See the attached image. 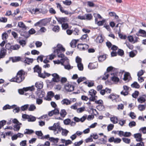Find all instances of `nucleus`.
Returning <instances> with one entry per match:
<instances>
[{"instance_id":"obj_61","label":"nucleus","mask_w":146,"mask_h":146,"mask_svg":"<svg viewBox=\"0 0 146 146\" xmlns=\"http://www.w3.org/2000/svg\"><path fill=\"white\" fill-rule=\"evenodd\" d=\"M114 31L116 34H118L119 35H120V28H114Z\"/></svg>"},{"instance_id":"obj_47","label":"nucleus","mask_w":146,"mask_h":146,"mask_svg":"<svg viewBox=\"0 0 146 146\" xmlns=\"http://www.w3.org/2000/svg\"><path fill=\"white\" fill-rule=\"evenodd\" d=\"M29 106L28 104L25 105L21 107V109L22 111L26 110L28 109Z\"/></svg>"},{"instance_id":"obj_10","label":"nucleus","mask_w":146,"mask_h":146,"mask_svg":"<svg viewBox=\"0 0 146 146\" xmlns=\"http://www.w3.org/2000/svg\"><path fill=\"white\" fill-rule=\"evenodd\" d=\"M65 88L66 90L70 92L74 90V87L72 85L69 84H67L65 85Z\"/></svg>"},{"instance_id":"obj_13","label":"nucleus","mask_w":146,"mask_h":146,"mask_svg":"<svg viewBox=\"0 0 146 146\" xmlns=\"http://www.w3.org/2000/svg\"><path fill=\"white\" fill-rule=\"evenodd\" d=\"M21 29L20 31V33L21 35L26 37L28 36V33L25 30L26 28H21Z\"/></svg>"},{"instance_id":"obj_22","label":"nucleus","mask_w":146,"mask_h":146,"mask_svg":"<svg viewBox=\"0 0 146 146\" xmlns=\"http://www.w3.org/2000/svg\"><path fill=\"white\" fill-rule=\"evenodd\" d=\"M104 39L102 35H98L96 38V41L97 43H100L103 42Z\"/></svg>"},{"instance_id":"obj_18","label":"nucleus","mask_w":146,"mask_h":146,"mask_svg":"<svg viewBox=\"0 0 146 146\" xmlns=\"http://www.w3.org/2000/svg\"><path fill=\"white\" fill-rule=\"evenodd\" d=\"M104 137L105 138H102L99 139L100 141L99 142H96V143L98 144H106L107 142L106 136L104 135Z\"/></svg>"},{"instance_id":"obj_51","label":"nucleus","mask_w":146,"mask_h":146,"mask_svg":"<svg viewBox=\"0 0 146 146\" xmlns=\"http://www.w3.org/2000/svg\"><path fill=\"white\" fill-rule=\"evenodd\" d=\"M139 94V92L137 91H135V92L132 94V96L133 98H136L138 96Z\"/></svg>"},{"instance_id":"obj_39","label":"nucleus","mask_w":146,"mask_h":146,"mask_svg":"<svg viewBox=\"0 0 146 146\" xmlns=\"http://www.w3.org/2000/svg\"><path fill=\"white\" fill-rule=\"evenodd\" d=\"M85 20H90L92 17V16L91 14H85Z\"/></svg>"},{"instance_id":"obj_7","label":"nucleus","mask_w":146,"mask_h":146,"mask_svg":"<svg viewBox=\"0 0 146 146\" xmlns=\"http://www.w3.org/2000/svg\"><path fill=\"white\" fill-rule=\"evenodd\" d=\"M34 86H33L31 87L24 88H23V90L19 89L18 90V92L20 94H24V91H27L28 90L32 91L34 90Z\"/></svg>"},{"instance_id":"obj_57","label":"nucleus","mask_w":146,"mask_h":146,"mask_svg":"<svg viewBox=\"0 0 146 146\" xmlns=\"http://www.w3.org/2000/svg\"><path fill=\"white\" fill-rule=\"evenodd\" d=\"M18 26L19 27H27L25 26L24 23L22 22H19L18 24Z\"/></svg>"},{"instance_id":"obj_52","label":"nucleus","mask_w":146,"mask_h":146,"mask_svg":"<svg viewBox=\"0 0 146 146\" xmlns=\"http://www.w3.org/2000/svg\"><path fill=\"white\" fill-rule=\"evenodd\" d=\"M71 122V120L69 119H67L64 121V123L65 125H68Z\"/></svg>"},{"instance_id":"obj_41","label":"nucleus","mask_w":146,"mask_h":146,"mask_svg":"<svg viewBox=\"0 0 146 146\" xmlns=\"http://www.w3.org/2000/svg\"><path fill=\"white\" fill-rule=\"evenodd\" d=\"M36 119L35 117L31 115H29L28 120L29 121H35Z\"/></svg>"},{"instance_id":"obj_53","label":"nucleus","mask_w":146,"mask_h":146,"mask_svg":"<svg viewBox=\"0 0 146 146\" xmlns=\"http://www.w3.org/2000/svg\"><path fill=\"white\" fill-rule=\"evenodd\" d=\"M2 39L5 40L7 38L8 35L7 33L6 32H5L2 34Z\"/></svg>"},{"instance_id":"obj_25","label":"nucleus","mask_w":146,"mask_h":146,"mask_svg":"<svg viewBox=\"0 0 146 146\" xmlns=\"http://www.w3.org/2000/svg\"><path fill=\"white\" fill-rule=\"evenodd\" d=\"M17 105H13L12 106H10L8 104H7L3 107V110H5L7 109H13Z\"/></svg>"},{"instance_id":"obj_59","label":"nucleus","mask_w":146,"mask_h":146,"mask_svg":"<svg viewBox=\"0 0 146 146\" xmlns=\"http://www.w3.org/2000/svg\"><path fill=\"white\" fill-rule=\"evenodd\" d=\"M77 67L79 70L82 71L83 70V65L82 63L78 64Z\"/></svg>"},{"instance_id":"obj_38","label":"nucleus","mask_w":146,"mask_h":146,"mask_svg":"<svg viewBox=\"0 0 146 146\" xmlns=\"http://www.w3.org/2000/svg\"><path fill=\"white\" fill-rule=\"evenodd\" d=\"M62 130V135L63 136H67L69 131L66 129H63L61 127V130Z\"/></svg>"},{"instance_id":"obj_4","label":"nucleus","mask_w":146,"mask_h":146,"mask_svg":"<svg viewBox=\"0 0 146 146\" xmlns=\"http://www.w3.org/2000/svg\"><path fill=\"white\" fill-rule=\"evenodd\" d=\"M48 19L47 18L40 20L39 21L35 23L34 24V26L44 27L43 26H45L46 25L48 22Z\"/></svg>"},{"instance_id":"obj_62","label":"nucleus","mask_w":146,"mask_h":146,"mask_svg":"<svg viewBox=\"0 0 146 146\" xmlns=\"http://www.w3.org/2000/svg\"><path fill=\"white\" fill-rule=\"evenodd\" d=\"M78 104L77 103H76L73 105L71 106L70 107V108L74 110H76L77 109V106H78Z\"/></svg>"},{"instance_id":"obj_44","label":"nucleus","mask_w":146,"mask_h":146,"mask_svg":"<svg viewBox=\"0 0 146 146\" xmlns=\"http://www.w3.org/2000/svg\"><path fill=\"white\" fill-rule=\"evenodd\" d=\"M106 58V56L105 55H101L99 56L98 59L99 61L102 62L105 60Z\"/></svg>"},{"instance_id":"obj_2","label":"nucleus","mask_w":146,"mask_h":146,"mask_svg":"<svg viewBox=\"0 0 146 146\" xmlns=\"http://www.w3.org/2000/svg\"><path fill=\"white\" fill-rule=\"evenodd\" d=\"M25 75V72L23 70H20L17 72L16 76L11 79L10 81L19 83L24 79Z\"/></svg>"},{"instance_id":"obj_30","label":"nucleus","mask_w":146,"mask_h":146,"mask_svg":"<svg viewBox=\"0 0 146 146\" xmlns=\"http://www.w3.org/2000/svg\"><path fill=\"white\" fill-rule=\"evenodd\" d=\"M59 113L60 114V115L62 117L64 118L65 117L66 115L67 112L65 110L62 109L61 110L60 112H59Z\"/></svg>"},{"instance_id":"obj_37","label":"nucleus","mask_w":146,"mask_h":146,"mask_svg":"<svg viewBox=\"0 0 146 146\" xmlns=\"http://www.w3.org/2000/svg\"><path fill=\"white\" fill-rule=\"evenodd\" d=\"M49 140L51 142H52L54 143H57L58 142L59 139L58 138H54L53 137L49 138Z\"/></svg>"},{"instance_id":"obj_12","label":"nucleus","mask_w":146,"mask_h":146,"mask_svg":"<svg viewBox=\"0 0 146 146\" xmlns=\"http://www.w3.org/2000/svg\"><path fill=\"white\" fill-rule=\"evenodd\" d=\"M7 52L6 49L4 48H1L0 51V59L1 58H4Z\"/></svg>"},{"instance_id":"obj_3","label":"nucleus","mask_w":146,"mask_h":146,"mask_svg":"<svg viewBox=\"0 0 146 146\" xmlns=\"http://www.w3.org/2000/svg\"><path fill=\"white\" fill-rule=\"evenodd\" d=\"M58 23L62 25V27H68V24L67 23L68 19L67 17H55Z\"/></svg>"},{"instance_id":"obj_43","label":"nucleus","mask_w":146,"mask_h":146,"mask_svg":"<svg viewBox=\"0 0 146 146\" xmlns=\"http://www.w3.org/2000/svg\"><path fill=\"white\" fill-rule=\"evenodd\" d=\"M85 110V107H82L77 109V112L78 113H80L84 111Z\"/></svg>"},{"instance_id":"obj_35","label":"nucleus","mask_w":146,"mask_h":146,"mask_svg":"<svg viewBox=\"0 0 146 146\" xmlns=\"http://www.w3.org/2000/svg\"><path fill=\"white\" fill-rule=\"evenodd\" d=\"M33 61V59L32 58H25L24 60L25 63L29 64L30 63H32Z\"/></svg>"},{"instance_id":"obj_26","label":"nucleus","mask_w":146,"mask_h":146,"mask_svg":"<svg viewBox=\"0 0 146 146\" xmlns=\"http://www.w3.org/2000/svg\"><path fill=\"white\" fill-rule=\"evenodd\" d=\"M61 142L62 143H65V146H67L70 144L72 143V142L70 140H66L64 139H61Z\"/></svg>"},{"instance_id":"obj_24","label":"nucleus","mask_w":146,"mask_h":146,"mask_svg":"<svg viewBox=\"0 0 146 146\" xmlns=\"http://www.w3.org/2000/svg\"><path fill=\"white\" fill-rule=\"evenodd\" d=\"M80 39L82 40L87 42L89 41V38L87 34H84L82 36Z\"/></svg>"},{"instance_id":"obj_46","label":"nucleus","mask_w":146,"mask_h":146,"mask_svg":"<svg viewBox=\"0 0 146 146\" xmlns=\"http://www.w3.org/2000/svg\"><path fill=\"white\" fill-rule=\"evenodd\" d=\"M86 78L84 77H80L78 78L77 80V82L78 84H79L81 82L86 80Z\"/></svg>"},{"instance_id":"obj_63","label":"nucleus","mask_w":146,"mask_h":146,"mask_svg":"<svg viewBox=\"0 0 146 146\" xmlns=\"http://www.w3.org/2000/svg\"><path fill=\"white\" fill-rule=\"evenodd\" d=\"M108 98L112 100H114L116 99L117 97L115 95L111 94L108 97Z\"/></svg>"},{"instance_id":"obj_49","label":"nucleus","mask_w":146,"mask_h":146,"mask_svg":"<svg viewBox=\"0 0 146 146\" xmlns=\"http://www.w3.org/2000/svg\"><path fill=\"white\" fill-rule=\"evenodd\" d=\"M123 141L126 143L129 144L131 142L130 139L127 138H123L122 139Z\"/></svg>"},{"instance_id":"obj_21","label":"nucleus","mask_w":146,"mask_h":146,"mask_svg":"<svg viewBox=\"0 0 146 146\" xmlns=\"http://www.w3.org/2000/svg\"><path fill=\"white\" fill-rule=\"evenodd\" d=\"M97 67V64L96 63H90L88 65L89 68L92 69L96 68Z\"/></svg>"},{"instance_id":"obj_32","label":"nucleus","mask_w":146,"mask_h":146,"mask_svg":"<svg viewBox=\"0 0 146 146\" xmlns=\"http://www.w3.org/2000/svg\"><path fill=\"white\" fill-rule=\"evenodd\" d=\"M34 131L32 129H26L24 131V134L31 135L34 133Z\"/></svg>"},{"instance_id":"obj_14","label":"nucleus","mask_w":146,"mask_h":146,"mask_svg":"<svg viewBox=\"0 0 146 146\" xmlns=\"http://www.w3.org/2000/svg\"><path fill=\"white\" fill-rule=\"evenodd\" d=\"M53 78L52 80L53 81L55 82H58L60 81V77L59 75L56 73H54L52 74Z\"/></svg>"},{"instance_id":"obj_36","label":"nucleus","mask_w":146,"mask_h":146,"mask_svg":"<svg viewBox=\"0 0 146 146\" xmlns=\"http://www.w3.org/2000/svg\"><path fill=\"white\" fill-rule=\"evenodd\" d=\"M35 134L38 136V138L40 139H41V138L42 137L43 135L41 131H36Z\"/></svg>"},{"instance_id":"obj_20","label":"nucleus","mask_w":146,"mask_h":146,"mask_svg":"<svg viewBox=\"0 0 146 146\" xmlns=\"http://www.w3.org/2000/svg\"><path fill=\"white\" fill-rule=\"evenodd\" d=\"M35 86L37 89H41L43 87V82L41 81L36 82L35 84Z\"/></svg>"},{"instance_id":"obj_8","label":"nucleus","mask_w":146,"mask_h":146,"mask_svg":"<svg viewBox=\"0 0 146 146\" xmlns=\"http://www.w3.org/2000/svg\"><path fill=\"white\" fill-rule=\"evenodd\" d=\"M117 73H111L110 76H109L110 78L112 81L115 82H117L119 81V79L117 77Z\"/></svg>"},{"instance_id":"obj_60","label":"nucleus","mask_w":146,"mask_h":146,"mask_svg":"<svg viewBox=\"0 0 146 146\" xmlns=\"http://www.w3.org/2000/svg\"><path fill=\"white\" fill-rule=\"evenodd\" d=\"M117 54L118 55L122 56L124 54V51L122 50L119 49L117 52Z\"/></svg>"},{"instance_id":"obj_27","label":"nucleus","mask_w":146,"mask_h":146,"mask_svg":"<svg viewBox=\"0 0 146 146\" xmlns=\"http://www.w3.org/2000/svg\"><path fill=\"white\" fill-rule=\"evenodd\" d=\"M130 74L129 73L126 72L124 75L123 79L124 80L127 81H129V78L130 77Z\"/></svg>"},{"instance_id":"obj_56","label":"nucleus","mask_w":146,"mask_h":146,"mask_svg":"<svg viewBox=\"0 0 146 146\" xmlns=\"http://www.w3.org/2000/svg\"><path fill=\"white\" fill-rule=\"evenodd\" d=\"M83 143V141L82 140H80L78 142H75L74 143L75 146H80Z\"/></svg>"},{"instance_id":"obj_45","label":"nucleus","mask_w":146,"mask_h":146,"mask_svg":"<svg viewBox=\"0 0 146 146\" xmlns=\"http://www.w3.org/2000/svg\"><path fill=\"white\" fill-rule=\"evenodd\" d=\"M41 98H38L36 99V104H37L40 105L42 103L43 100Z\"/></svg>"},{"instance_id":"obj_28","label":"nucleus","mask_w":146,"mask_h":146,"mask_svg":"<svg viewBox=\"0 0 146 146\" xmlns=\"http://www.w3.org/2000/svg\"><path fill=\"white\" fill-rule=\"evenodd\" d=\"M135 40L133 37L132 36H130L128 37V39L130 42L135 43L137 42L139 39V38L138 37H135Z\"/></svg>"},{"instance_id":"obj_17","label":"nucleus","mask_w":146,"mask_h":146,"mask_svg":"<svg viewBox=\"0 0 146 146\" xmlns=\"http://www.w3.org/2000/svg\"><path fill=\"white\" fill-rule=\"evenodd\" d=\"M141 134L140 133H137L134 135V137L136 139L137 141H142Z\"/></svg>"},{"instance_id":"obj_58","label":"nucleus","mask_w":146,"mask_h":146,"mask_svg":"<svg viewBox=\"0 0 146 146\" xmlns=\"http://www.w3.org/2000/svg\"><path fill=\"white\" fill-rule=\"evenodd\" d=\"M138 108L139 110L142 111L145 109V106L144 105H139L138 106Z\"/></svg>"},{"instance_id":"obj_40","label":"nucleus","mask_w":146,"mask_h":146,"mask_svg":"<svg viewBox=\"0 0 146 146\" xmlns=\"http://www.w3.org/2000/svg\"><path fill=\"white\" fill-rule=\"evenodd\" d=\"M36 109V107L34 104H31L28 108V110L29 111H34Z\"/></svg>"},{"instance_id":"obj_16","label":"nucleus","mask_w":146,"mask_h":146,"mask_svg":"<svg viewBox=\"0 0 146 146\" xmlns=\"http://www.w3.org/2000/svg\"><path fill=\"white\" fill-rule=\"evenodd\" d=\"M136 34L138 36H141L144 37L146 36V32L143 30L140 29Z\"/></svg>"},{"instance_id":"obj_33","label":"nucleus","mask_w":146,"mask_h":146,"mask_svg":"<svg viewBox=\"0 0 146 146\" xmlns=\"http://www.w3.org/2000/svg\"><path fill=\"white\" fill-rule=\"evenodd\" d=\"M131 86L132 88H139L140 86L139 84L136 82H134L131 84Z\"/></svg>"},{"instance_id":"obj_34","label":"nucleus","mask_w":146,"mask_h":146,"mask_svg":"<svg viewBox=\"0 0 146 146\" xmlns=\"http://www.w3.org/2000/svg\"><path fill=\"white\" fill-rule=\"evenodd\" d=\"M20 46L19 45L16 44L15 45H12L11 50H18L20 48Z\"/></svg>"},{"instance_id":"obj_64","label":"nucleus","mask_w":146,"mask_h":146,"mask_svg":"<svg viewBox=\"0 0 146 146\" xmlns=\"http://www.w3.org/2000/svg\"><path fill=\"white\" fill-rule=\"evenodd\" d=\"M144 72L145 71L144 70H141L138 72L137 74V76H141L143 74Z\"/></svg>"},{"instance_id":"obj_48","label":"nucleus","mask_w":146,"mask_h":146,"mask_svg":"<svg viewBox=\"0 0 146 146\" xmlns=\"http://www.w3.org/2000/svg\"><path fill=\"white\" fill-rule=\"evenodd\" d=\"M71 46L72 48H75L76 45V42L75 40H72L70 43Z\"/></svg>"},{"instance_id":"obj_1","label":"nucleus","mask_w":146,"mask_h":146,"mask_svg":"<svg viewBox=\"0 0 146 146\" xmlns=\"http://www.w3.org/2000/svg\"><path fill=\"white\" fill-rule=\"evenodd\" d=\"M53 54L49 55V59L52 60L54 59L55 57L57 55L58 58H63L64 57V55L63 52L65 51V49L60 44H58L56 46V47L53 48Z\"/></svg>"},{"instance_id":"obj_31","label":"nucleus","mask_w":146,"mask_h":146,"mask_svg":"<svg viewBox=\"0 0 146 146\" xmlns=\"http://www.w3.org/2000/svg\"><path fill=\"white\" fill-rule=\"evenodd\" d=\"M34 72H37L38 74L41 71V68L39 67V66L36 65L34 68Z\"/></svg>"},{"instance_id":"obj_54","label":"nucleus","mask_w":146,"mask_h":146,"mask_svg":"<svg viewBox=\"0 0 146 146\" xmlns=\"http://www.w3.org/2000/svg\"><path fill=\"white\" fill-rule=\"evenodd\" d=\"M105 19H104L102 21H98L97 24L98 26L103 25L104 24V23H105Z\"/></svg>"},{"instance_id":"obj_55","label":"nucleus","mask_w":146,"mask_h":146,"mask_svg":"<svg viewBox=\"0 0 146 146\" xmlns=\"http://www.w3.org/2000/svg\"><path fill=\"white\" fill-rule=\"evenodd\" d=\"M145 101V98L142 97L139 98L138 99V101L139 102L142 103L144 102Z\"/></svg>"},{"instance_id":"obj_9","label":"nucleus","mask_w":146,"mask_h":146,"mask_svg":"<svg viewBox=\"0 0 146 146\" xmlns=\"http://www.w3.org/2000/svg\"><path fill=\"white\" fill-rule=\"evenodd\" d=\"M60 60L61 61L58 60H57L54 61V62L55 64H59L61 63L62 65H63V63L66 61L67 63L69 62V60L66 57L62 58Z\"/></svg>"},{"instance_id":"obj_15","label":"nucleus","mask_w":146,"mask_h":146,"mask_svg":"<svg viewBox=\"0 0 146 146\" xmlns=\"http://www.w3.org/2000/svg\"><path fill=\"white\" fill-rule=\"evenodd\" d=\"M72 103L71 100H69L67 98L63 99L61 101V103L62 104L66 105H70Z\"/></svg>"},{"instance_id":"obj_19","label":"nucleus","mask_w":146,"mask_h":146,"mask_svg":"<svg viewBox=\"0 0 146 146\" xmlns=\"http://www.w3.org/2000/svg\"><path fill=\"white\" fill-rule=\"evenodd\" d=\"M45 95V93L43 91L39 90L38 91L37 96L39 98H42Z\"/></svg>"},{"instance_id":"obj_42","label":"nucleus","mask_w":146,"mask_h":146,"mask_svg":"<svg viewBox=\"0 0 146 146\" xmlns=\"http://www.w3.org/2000/svg\"><path fill=\"white\" fill-rule=\"evenodd\" d=\"M63 3L66 5H70L72 3V1H71L66 0L65 1H63Z\"/></svg>"},{"instance_id":"obj_6","label":"nucleus","mask_w":146,"mask_h":146,"mask_svg":"<svg viewBox=\"0 0 146 146\" xmlns=\"http://www.w3.org/2000/svg\"><path fill=\"white\" fill-rule=\"evenodd\" d=\"M113 69V67L111 66L108 67L107 69L106 72H105L104 75L105 76H104L102 78V79L104 80H105L107 79L108 77L109 76H110V74L111 73H110V72H111Z\"/></svg>"},{"instance_id":"obj_50","label":"nucleus","mask_w":146,"mask_h":146,"mask_svg":"<svg viewBox=\"0 0 146 146\" xmlns=\"http://www.w3.org/2000/svg\"><path fill=\"white\" fill-rule=\"evenodd\" d=\"M114 126V125L113 124H109L107 127L108 131H110L113 128Z\"/></svg>"},{"instance_id":"obj_11","label":"nucleus","mask_w":146,"mask_h":146,"mask_svg":"<svg viewBox=\"0 0 146 146\" xmlns=\"http://www.w3.org/2000/svg\"><path fill=\"white\" fill-rule=\"evenodd\" d=\"M59 114V110L58 108H55L54 110L49 112L48 115L50 116H52L53 115H56Z\"/></svg>"},{"instance_id":"obj_29","label":"nucleus","mask_w":146,"mask_h":146,"mask_svg":"<svg viewBox=\"0 0 146 146\" xmlns=\"http://www.w3.org/2000/svg\"><path fill=\"white\" fill-rule=\"evenodd\" d=\"M111 121L114 124L117 123L118 119L117 117L113 116L110 118Z\"/></svg>"},{"instance_id":"obj_5","label":"nucleus","mask_w":146,"mask_h":146,"mask_svg":"<svg viewBox=\"0 0 146 146\" xmlns=\"http://www.w3.org/2000/svg\"><path fill=\"white\" fill-rule=\"evenodd\" d=\"M96 91L94 89L90 90L89 91V95L91 96L89 98L90 101L94 102L97 98V96H96Z\"/></svg>"},{"instance_id":"obj_23","label":"nucleus","mask_w":146,"mask_h":146,"mask_svg":"<svg viewBox=\"0 0 146 146\" xmlns=\"http://www.w3.org/2000/svg\"><path fill=\"white\" fill-rule=\"evenodd\" d=\"M55 129L54 130V134H58L60 133L61 131V127L60 126L56 125Z\"/></svg>"}]
</instances>
